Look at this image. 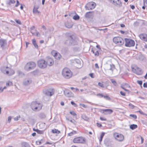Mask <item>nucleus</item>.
Listing matches in <instances>:
<instances>
[{"label":"nucleus","instance_id":"1","mask_svg":"<svg viewBox=\"0 0 147 147\" xmlns=\"http://www.w3.org/2000/svg\"><path fill=\"white\" fill-rule=\"evenodd\" d=\"M61 75L65 78L69 79L72 77L73 73L69 68L65 67L63 69Z\"/></svg>","mask_w":147,"mask_h":147},{"label":"nucleus","instance_id":"2","mask_svg":"<svg viewBox=\"0 0 147 147\" xmlns=\"http://www.w3.org/2000/svg\"><path fill=\"white\" fill-rule=\"evenodd\" d=\"M1 70L4 74L8 76H11L15 74V71L11 67L8 66H3L1 67Z\"/></svg>","mask_w":147,"mask_h":147},{"label":"nucleus","instance_id":"3","mask_svg":"<svg viewBox=\"0 0 147 147\" xmlns=\"http://www.w3.org/2000/svg\"><path fill=\"white\" fill-rule=\"evenodd\" d=\"M36 66V63L33 61L28 62L25 65L24 69L27 71H28L34 69Z\"/></svg>","mask_w":147,"mask_h":147},{"label":"nucleus","instance_id":"4","mask_svg":"<svg viewBox=\"0 0 147 147\" xmlns=\"http://www.w3.org/2000/svg\"><path fill=\"white\" fill-rule=\"evenodd\" d=\"M113 40V42L118 46L122 45L124 43L123 39L122 37L119 36L114 37Z\"/></svg>","mask_w":147,"mask_h":147},{"label":"nucleus","instance_id":"5","mask_svg":"<svg viewBox=\"0 0 147 147\" xmlns=\"http://www.w3.org/2000/svg\"><path fill=\"white\" fill-rule=\"evenodd\" d=\"M131 69L132 72L138 75H140L142 74V69L137 65H133L131 67Z\"/></svg>","mask_w":147,"mask_h":147},{"label":"nucleus","instance_id":"6","mask_svg":"<svg viewBox=\"0 0 147 147\" xmlns=\"http://www.w3.org/2000/svg\"><path fill=\"white\" fill-rule=\"evenodd\" d=\"M113 136L115 139L118 142H121L124 140V136L122 134L115 132L113 134Z\"/></svg>","mask_w":147,"mask_h":147},{"label":"nucleus","instance_id":"7","mask_svg":"<svg viewBox=\"0 0 147 147\" xmlns=\"http://www.w3.org/2000/svg\"><path fill=\"white\" fill-rule=\"evenodd\" d=\"M73 143H80L84 144L86 142V139L83 137H79L75 138L73 140Z\"/></svg>","mask_w":147,"mask_h":147},{"label":"nucleus","instance_id":"8","mask_svg":"<svg viewBox=\"0 0 147 147\" xmlns=\"http://www.w3.org/2000/svg\"><path fill=\"white\" fill-rule=\"evenodd\" d=\"M107 1L116 7H120L122 6V3L121 0H107Z\"/></svg>","mask_w":147,"mask_h":147},{"label":"nucleus","instance_id":"9","mask_svg":"<svg viewBox=\"0 0 147 147\" xmlns=\"http://www.w3.org/2000/svg\"><path fill=\"white\" fill-rule=\"evenodd\" d=\"M37 65L40 68L44 69L47 67V62L44 59H41L38 61Z\"/></svg>","mask_w":147,"mask_h":147},{"label":"nucleus","instance_id":"10","mask_svg":"<svg viewBox=\"0 0 147 147\" xmlns=\"http://www.w3.org/2000/svg\"><path fill=\"white\" fill-rule=\"evenodd\" d=\"M42 105L36 102H35L32 103V109L34 111L40 110L42 108Z\"/></svg>","mask_w":147,"mask_h":147},{"label":"nucleus","instance_id":"11","mask_svg":"<svg viewBox=\"0 0 147 147\" xmlns=\"http://www.w3.org/2000/svg\"><path fill=\"white\" fill-rule=\"evenodd\" d=\"M125 45L127 47H131L134 46L135 42L134 41L131 39L125 38Z\"/></svg>","mask_w":147,"mask_h":147},{"label":"nucleus","instance_id":"12","mask_svg":"<svg viewBox=\"0 0 147 147\" xmlns=\"http://www.w3.org/2000/svg\"><path fill=\"white\" fill-rule=\"evenodd\" d=\"M43 92L47 96H51L54 94L55 90L53 88H50L48 89L45 90Z\"/></svg>","mask_w":147,"mask_h":147},{"label":"nucleus","instance_id":"13","mask_svg":"<svg viewBox=\"0 0 147 147\" xmlns=\"http://www.w3.org/2000/svg\"><path fill=\"white\" fill-rule=\"evenodd\" d=\"M51 54L57 59L59 60L62 57L61 54L55 50H53L51 52Z\"/></svg>","mask_w":147,"mask_h":147},{"label":"nucleus","instance_id":"14","mask_svg":"<svg viewBox=\"0 0 147 147\" xmlns=\"http://www.w3.org/2000/svg\"><path fill=\"white\" fill-rule=\"evenodd\" d=\"M96 6L95 3L93 2H89L86 4V7L88 10H91L94 8Z\"/></svg>","mask_w":147,"mask_h":147},{"label":"nucleus","instance_id":"15","mask_svg":"<svg viewBox=\"0 0 147 147\" xmlns=\"http://www.w3.org/2000/svg\"><path fill=\"white\" fill-rule=\"evenodd\" d=\"M120 87L125 91L129 93L130 91L129 90L126 89L127 88H131V86L129 84L126 83H123L120 86Z\"/></svg>","mask_w":147,"mask_h":147},{"label":"nucleus","instance_id":"16","mask_svg":"<svg viewBox=\"0 0 147 147\" xmlns=\"http://www.w3.org/2000/svg\"><path fill=\"white\" fill-rule=\"evenodd\" d=\"M47 62V66L48 65L49 66L53 65L54 64V60L53 59L51 58H47L46 61Z\"/></svg>","mask_w":147,"mask_h":147},{"label":"nucleus","instance_id":"17","mask_svg":"<svg viewBox=\"0 0 147 147\" xmlns=\"http://www.w3.org/2000/svg\"><path fill=\"white\" fill-rule=\"evenodd\" d=\"M140 38L142 40L147 41V34L145 33L140 34L139 36Z\"/></svg>","mask_w":147,"mask_h":147},{"label":"nucleus","instance_id":"18","mask_svg":"<svg viewBox=\"0 0 147 147\" xmlns=\"http://www.w3.org/2000/svg\"><path fill=\"white\" fill-rule=\"evenodd\" d=\"M93 11H89L86 12L85 15V16L86 18H90L93 16Z\"/></svg>","mask_w":147,"mask_h":147},{"label":"nucleus","instance_id":"19","mask_svg":"<svg viewBox=\"0 0 147 147\" xmlns=\"http://www.w3.org/2000/svg\"><path fill=\"white\" fill-rule=\"evenodd\" d=\"M30 30H31V33L33 34H35V33H36V36H38L40 35L39 33L37 32H36V30L35 29V27L33 26L30 28Z\"/></svg>","mask_w":147,"mask_h":147},{"label":"nucleus","instance_id":"20","mask_svg":"<svg viewBox=\"0 0 147 147\" xmlns=\"http://www.w3.org/2000/svg\"><path fill=\"white\" fill-rule=\"evenodd\" d=\"M92 51L93 53L96 56H98L99 55L98 50L97 48H93L92 49Z\"/></svg>","mask_w":147,"mask_h":147},{"label":"nucleus","instance_id":"21","mask_svg":"<svg viewBox=\"0 0 147 147\" xmlns=\"http://www.w3.org/2000/svg\"><path fill=\"white\" fill-rule=\"evenodd\" d=\"M39 8V7L38 6H35L34 7L33 9V12L35 14H39L40 12L38 10Z\"/></svg>","mask_w":147,"mask_h":147},{"label":"nucleus","instance_id":"22","mask_svg":"<svg viewBox=\"0 0 147 147\" xmlns=\"http://www.w3.org/2000/svg\"><path fill=\"white\" fill-rule=\"evenodd\" d=\"M64 94L66 96L69 97L71 96L72 93L71 92L69 91V90H65L64 91Z\"/></svg>","mask_w":147,"mask_h":147},{"label":"nucleus","instance_id":"23","mask_svg":"<svg viewBox=\"0 0 147 147\" xmlns=\"http://www.w3.org/2000/svg\"><path fill=\"white\" fill-rule=\"evenodd\" d=\"M6 44L5 40L2 39H0V45L1 47H4V45Z\"/></svg>","mask_w":147,"mask_h":147},{"label":"nucleus","instance_id":"24","mask_svg":"<svg viewBox=\"0 0 147 147\" xmlns=\"http://www.w3.org/2000/svg\"><path fill=\"white\" fill-rule=\"evenodd\" d=\"M32 42L34 47L38 49V46L36 43V39L34 38L32 40Z\"/></svg>","mask_w":147,"mask_h":147},{"label":"nucleus","instance_id":"25","mask_svg":"<svg viewBox=\"0 0 147 147\" xmlns=\"http://www.w3.org/2000/svg\"><path fill=\"white\" fill-rule=\"evenodd\" d=\"M51 132L53 134H58L60 133V131L57 129H54L52 130Z\"/></svg>","mask_w":147,"mask_h":147},{"label":"nucleus","instance_id":"26","mask_svg":"<svg viewBox=\"0 0 147 147\" xmlns=\"http://www.w3.org/2000/svg\"><path fill=\"white\" fill-rule=\"evenodd\" d=\"M22 147H30L29 144L26 142H23L22 144Z\"/></svg>","mask_w":147,"mask_h":147},{"label":"nucleus","instance_id":"27","mask_svg":"<svg viewBox=\"0 0 147 147\" xmlns=\"http://www.w3.org/2000/svg\"><path fill=\"white\" fill-rule=\"evenodd\" d=\"M33 130L36 131L37 133L39 134H42L44 133L43 131L39 130L38 129H33Z\"/></svg>","mask_w":147,"mask_h":147},{"label":"nucleus","instance_id":"28","mask_svg":"<svg viewBox=\"0 0 147 147\" xmlns=\"http://www.w3.org/2000/svg\"><path fill=\"white\" fill-rule=\"evenodd\" d=\"M13 84L12 82L9 81H8L6 83V86L7 87H9L12 86Z\"/></svg>","mask_w":147,"mask_h":147},{"label":"nucleus","instance_id":"29","mask_svg":"<svg viewBox=\"0 0 147 147\" xmlns=\"http://www.w3.org/2000/svg\"><path fill=\"white\" fill-rule=\"evenodd\" d=\"M138 127V126L136 125L135 124H132L130 126V128L131 129H134Z\"/></svg>","mask_w":147,"mask_h":147},{"label":"nucleus","instance_id":"30","mask_svg":"<svg viewBox=\"0 0 147 147\" xmlns=\"http://www.w3.org/2000/svg\"><path fill=\"white\" fill-rule=\"evenodd\" d=\"M43 141V139H42L40 140H38L36 142V145H39L41 144L42 142V141Z\"/></svg>","mask_w":147,"mask_h":147},{"label":"nucleus","instance_id":"31","mask_svg":"<svg viewBox=\"0 0 147 147\" xmlns=\"http://www.w3.org/2000/svg\"><path fill=\"white\" fill-rule=\"evenodd\" d=\"M103 112H107L109 114H111L112 113L113 111L111 109H104L102 110Z\"/></svg>","mask_w":147,"mask_h":147},{"label":"nucleus","instance_id":"32","mask_svg":"<svg viewBox=\"0 0 147 147\" xmlns=\"http://www.w3.org/2000/svg\"><path fill=\"white\" fill-rule=\"evenodd\" d=\"M16 2V1L15 0H9V1L7 2V3L9 5H11L12 4H14Z\"/></svg>","mask_w":147,"mask_h":147},{"label":"nucleus","instance_id":"33","mask_svg":"<svg viewBox=\"0 0 147 147\" xmlns=\"http://www.w3.org/2000/svg\"><path fill=\"white\" fill-rule=\"evenodd\" d=\"M98 85L101 88H104L105 87L104 82H99L98 83Z\"/></svg>","mask_w":147,"mask_h":147},{"label":"nucleus","instance_id":"34","mask_svg":"<svg viewBox=\"0 0 147 147\" xmlns=\"http://www.w3.org/2000/svg\"><path fill=\"white\" fill-rule=\"evenodd\" d=\"M75 20H77L79 19L80 17L77 14H76L74 16L73 18Z\"/></svg>","mask_w":147,"mask_h":147},{"label":"nucleus","instance_id":"35","mask_svg":"<svg viewBox=\"0 0 147 147\" xmlns=\"http://www.w3.org/2000/svg\"><path fill=\"white\" fill-rule=\"evenodd\" d=\"M111 81L112 82V83L115 86H117V83L116 82V81L113 79H111Z\"/></svg>","mask_w":147,"mask_h":147},{"label":"nucleus","instance_id":"36","mask_svg":"<svg viewBox=\"0 0 147 147\" xmlns=\"http://www.w3.org/2000/svg\"><path fill=\"white\" fill-rule=\"evenodd\" d=\"M70 113L73 116H75L76 115V114L74 111H71L70 112Z\"/></svg>","mask_w":147,"mask_h":147},{"label":"nucleus","instance_id":"37","mask_svg":"<svg viewBox=\"0 0 147 147\" xmlns=\"http://www.w3.org/2000/svg\"><path fill=\"white\" fill-rule=\"evenodd\" d=\"M120 94L122 96H126L125 93L122 91H121L120 92Z\"/></svg>","mask_w":147,"mask_h":147},{"label":"nucleus","instance_id":"38","mask_svg":"<svg viewBox=\"0 0 147 147\" xmlns=\"http://www.w3.org/2000/svg\"><path fill=\"white\" fill-rule=\"evenodd\" d=\"M89 75L92 78H94L95 77L94 74L93 73L90 74Z\"/></svg>","mask_w":147,"mask_h":147},{"label":"nucleus","instance_id":"39","mask_svg":"<svg viewBox=\"0 0 147 147\" xmlns=\"http://www.w3.org/2000/svg\"><path fill=\"white\" fill-rule=\"evenodd\" d=\"M100 120L101 121H106L107 120V119L106 118L104 117H100Z\"/></svg>","mask_w":147,"mask_h":147},{"label":"nucleus","instance_id":"40","mask_svg":"<svg viewBox=\"0 0 147 147\" xmlns=\"http://www.w3.org/2000/svg\"><path fill=\"white\" fill-rule=\"evenodd\" d=\"M7 88L6 86H4L3 88L0 87V92H2L4 89H6Z\"/></svg>","mask_w":147,"mask_h":147},{"label":"nucleus","instance_id":"41","mask_svg":"<svg viewBox=\"0 0 147 147\" xmlns=\"http://www.w3.org/2000/svg\"><path fill=\"white\" fill-rule=\"evenodd\" d=\"M82 117L83 119H84L85 120H87L88 119V118L86 115H84L82 116Z\"/></svg>","mask_w":147,"mask_h":147},{"label":"nucleus","instance_id":"42","mask_svg":"<svg viewBox=\"0 0 147 147\" xmlns=\"http://www.w3.org/2000/svg\"><path fill=\"white\" fill-rule=\"evenodd\" d=\"M20 115H18L16 117L14 118V120L15 121H17L20 119Z\"/></svg>","mask_w":147,"mask_h":147},{"label":"nucleus","instance_id":"43","mask_svg":"<svg viewBox=\"0 0 147 147\" xmlns=\"http://www.w3.org/2000/svg\"><path fill=\"white\" fill-rule=\"evenodd\" d=\"M143 3L144 6L147 7V0H143Z\"/></svg>","mask_w":147,"mask_h":147},{"label":"nucleus","instance_id":"44","mask_svg":"<svg viewBox=\"0 0 147 147\" xmlns=\"http://www.w3.org/2000/svg\"><path fill=\"white\" fill-rule=\"evenodd\" d=\"M103 97L105 98H106L108 100H110V98L109 96L108 95H104Z\"/></svg>","mask_w":147,"mask_h":147},{"label":"nucleus","instance_id":"45","mask_svg":"<svg viewBox=\"0 0 147 147\" xmlns=\"http://www.w3.org/2000/svg\"><path fill=\"white\" fill-rule=\"evenodd\" d=\"M130 116L131 117H132L135 119H136L137 118L136 115H135L131 114L130 115Z\"/></svg>","mask_w":147,"mask_h":147},{"label":"nucleus","instance_id":"46","mask_svg":"<svg viewBox=\"0 0 147 147\" xmlns=\"http://www.w3.org/2000/svg\"><path fill=\"white\" fill-rule=\"evenodd\" d=\"M111 68L110 69L111 70H113V69L115 68V66L114 65L112 64L111 65Z\"/></svg>","mask_w":147,"mask_h":147},{"label":"nucleus","instance_id":"47","mask_svg":"<svg viewBox=\"0 0 147 147\" xmlns=\"http://www.w3.org/2000/svg\"><path fill=\"white\" fill-rule=\"evenodd\" d=\"M15 21L17 23H18V24H21V22L20 20H16Z\"/></svg>","mask_w":147,"mask_h":147},{"label":"nucleus","instance_id":"48","mask_svg":"<svg viewBox=\"0 0 147 147\" xmlns=\"http://www.w3.org/2000/svg\"><path fill=\"white\" fill-rule=\"evenodd\" d=\"M76 131H74L72 132H70L69 134V135L70 136H71L73 135V134H76Z\"/></svg>","mask_w":147,"mask_h":147},{"label":"nucleus","instance_id":"49","mask_svg":"<svg viewBox=\"0 0 147 147\" xmlns=\"http://www.w3.org/2000/svg\"><path fill=\"white\" fill-rule=\"evenodd\" d=\"M80 105L82 106V107L84 108H86L87 107V106L84 105V104H80Z\"/></svg>","mask_w":147,"mask_h":147},{"label":"nucleus","instance_id":"50","mask_svg":"<svg viewBox=\"0 0 147 147\" xmlns=\"http://www.w3.org/2000/svg\"><path fill=\"white\" fill-rule=\"evenodd\" d=\"M96 124L97 126L98 127H101L102 126V124L100 123H97Z\"/></svg>","mask_w":147,"mask_h":147},{"label":"nucleus","instance_id":"51","mask_svg":"<svg viewBox=\"0 0 147 147\" xmlns=\"http://www.w3.org/2000/svg\"><path fill=\"white\" fill-rule=\"evenodd\" d=\"M96 95L97 96H99L100 97H103L104 96V95L103 94H97Z\"/></svg>","mask_w":147,"mask_h":147},{"label":"nucleus","instance_id":"52","mask_svg":"<svg viewBox=\"0 0 147 147\" xmlns=\"http://www.w3.org/2000/svg\"><path fill=\"white\" fill-rule=\"evenodd\" d=\"M71 103L72 105H74V106L75 107H76L77 106V104L75 103L73 101H71Z\"/></svg>","mask_w":147,"mask_h":147},{"label":"nucleus","instance_id":"53","mask_svg":"<svg viewBox=\"0 0 147 147\" xmlns=\"http://www.w3.org/2000/svg\"><path fill=\"white\" fill-rule=\"evenodd\" d=\"M19 5H20V3H19V1L18 0H17L16 4L15 5V6L16 7H17Z\"/></svg>","mask_w":147,"mask_h":147},{"label":"nucleus","instance_id":"54","mask_svg":"<svg viewBox=\"0 0 147 147\" xmlns=\"http://www.w3.org/2000/svg\"><path fill=\"white\" fill-rule=\"evenodd\" d=\"M11 117L9 116L8 117V121L9 123H10V122H11Z\"/></svg>","mask_w":147,"mask_h":147},{"label":"nucleus","instance_id":"55","mask_svg":"<svg viewBox=\"0 0 147 147\" xmlns=\"http://www.w3.org/2000/svg\"><path fill=\"white\" fill-rule=\"evenodd\" d=\"M138 84H139L140 85H142V82L141 81H138L137 82Z\"/></svg>","mask_w":147,"mask_h":147},{"label":"nucleus","instance_id":"56","mask_svg":"<svg viewBox=\"0 0 147 147\" xmlns=\"http://www.w3.org/2000/svg\"><path fill=\"white\" fill-rule=\"evenodd\" d=\"M52 144V143H51V142H47L45 143V144H46V145H47V144L51 145Z\"/></svg>","mask_w":147,"mask_h":147},{"label":"nucleus","instance_id":"57","mask_svg":"<svg viewBox=\"0 0 147 147\" xmlns=\"http://www.w3.org/2000/svg\"><path fill=\"white\" fill-rule=\"evenodd\" d=\"M143 87L144 88H147V82L145 83L144 84Z\"/></svg>","mask_w":147,"mask_h":147},{"label":"nucleus","instance_id":"58","mask_svg":"<svg viewBox=\"0 0 147 147\" xmlns=\"http://www.w3.org/2000/svg\"><path fill=\"white\" fill-rule=\"evenodd\" d=\"M105 134V133H104V132H102L101 134L100 137L103 138V137H104Z\"/></svg>","mask_w":147,"mask_h":147},{"label":"nucleus","instance_id":"59","mask_svg":"<svg viewBox=\"0 0 147 147\" xmlns=\"http://www.w3.org/2000/svg\"><path fill=\"white\" fill-rule=\"evenodd\" d=\"M95 67L96 68H99L98 64L97 63H96L95 64Z\"/></svg>","mask_w":147,"mask_h":147},{"label":"nucleus","instance_id":"60","mask_svg":"<svg viewBox=\"0 0 147 147\" xmlns=\"http://www.w3.org/2000/svg\"><path fill=\"white\" fill-rule=\"evenodd\" d=\"M139 113H140L142 115H144V113L141 110H139L138 111Z\"/></svg>","mask_w":147,"mask_h":147},{"label":"nucleus","instance_id":"61","mask_svg":"<svg viewBox=\"0 0 147 147\" xmlns=\"http://www.w3.org/2000/svg\"><path fill=\"white\" fill-rule=\"evenodd\" d=\"M130 7H131V8L133 9H134L135 8V6L133 5H131Z\"/></svg>","mask_w":147,"mask_h":147},{"label":"nucleus","instance_id":"62","mask_svg":"<svg viewBox=\"0 0 147 147\" xmlns=\"http://www.w3.org/2000/svg\"><path fill=\"white\" fill-rule=\"evenodd\" d=\"M141 139L142 143L144 142V140L142 136H141Z\"/></svg>","mask_w":147,"mask_h":147},{"label":"nucleus","instance_id":"63","mask_svg":"<svg viewBox=\"0 0 147 147\" xmlns=\"http://www.w3.org/2000/svg\"><path fill=\"white\" fill-rule=\"evenodd\" d=\"M120 26H121V27H122V28L124 27L125 26V25L123 24H121Z\"/></svg>","mask_w":147,"mask_h":147},{"label":"nucleus","instance_id":"64","mask_svg":"<svg viewBox=\"0 0 147 147\" xmlns=\"http://www.w3.org/2000/svg\"><path fill=\"white\" fill-rule=\"evenodd\" d=\"M29 44V43L27 42H26V47L27 48L28 47V45Z\"/></svg>","mask_w":147,"mask_h":147}]
</instances>
